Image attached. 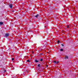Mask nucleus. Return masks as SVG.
Instances as JSON below:
<instances>
[{
	"instance_id": "1",
	"label": "nucleus",
	"mask_w": 78,
	"mask_h": 78,
	"mask_svg": "<svg viewBox=\"0 0 78 78\" xmlns=\"http://www.w3.org/2000/svg\"><path fill=\"white\" fill-rule=\"evenodd\" d=\"M13 5V4H10V5H9V6L10 8H12V6Z\"/></svg>"
},
{
	"instance_id": "2",
	"label": "nucleus",
	"mask_w": 78,
	"mask_h": 78,
	"mask_svg": "<svg viewBox=\"0 0 78 78\" xmlns=\"http://www.w3.org/2000/svg\"><path fill=\"white\" fill-rule=\"evenodd\" d=\"M5 37H8L9 36V34H5Z\"/></svg>"
},
{
	"instance_id": "3",
	"label": "nucleus",
	"mask_w": 78,
	"mask_h": 78,
	"mask_svg": "<svg viewBox=\"0 0 78 78\" xmlns=\"http://www.w3.org/2000/svg\"><path fill=\"white\" fill-rule=\"evenodd\" d=\"M59 62L58 61L57 62V61H55L54 62V63H55V64H58V63H59Z\"/></svg>"
},
{
	"instance_id": "4",
	"label": "nucleus",
	"mask_w": 78,
	"mask_h": 78,
	"mask_svg": "<svg viewBox=\"0 0 78 78\" xmlns=\"http://www.w3.org/2000/svg\"><path fill=\"white\" fill-rule=\"evenodd\" d=\"M39 16L38 14H37L36 16H35V17H36V18H37V17H38Z\"/></svg>"
},
{
	"instance_id": "5",
	"label": "nucleus",
	"mask_w": 78,
	"mask_h": 78,
	"mask_svg": "<svg viewBox=\"0 0 78 78\" xmlns=\"http://www.w3.org/2000/svg\"><path fill=\"white\" fill-rule=\"evenodd\" d=\"M68 58H69V57H68L67 56H66L65 58V59H68Z\"/></svg>"
},
{
	"instance_id": "6",
	"label": "nucleus",
	"mask_w": 78,
	"mask_h": 78,
	"mask_svg": "<svg viewBox=\"0 0 78 78\" xmlns=\"http://www.w3.org/2000/svg\"><path fill=\"white\" fill-rule=\"evenodd\" d=\"M35 62H39V61L38 60H37L36 59L35 60Z\"/></svg>"
},
{
	"instance_id": "7",
	"label": "nucleus",
	"mask_w": 78,
	"mask_h": 78,
	"mask_svg": "<svg viewBox=\"0 0 78 78\" xmlns=\"http://www.w3.org/2000/svg\"><path fill=\"white\" fill-rule=\"evenodd\" d=\"M0 25H3V23L2 22H0Z\"/></svg>"
},
{
	"instance_id": "8",
	"label": "nucleus",
	"mask_w": 78,
	"mask_h": 78,
	"mask_svg": "<svg viewBox=\"0 0 78 78\" xmlns=\"http://www.w3.org/2000/svg\"><path fill=\"white\" fill-rule=\"evenodd\" d=\"M63 50H64L63 49H60V51H63Z\"/></svg>"
},
{
	"instance_id": "9",
	"label": "nucleus",
	"mask_w": 78,
	"mask_h": 78,
	"mask_svg": "<svg viewBox=\"0 0 78 78\" xmlns=\"http://www.w3.org/2000/svg\"><path fill=\"white\" fill-rule=\"evenodd\" d=\"M27 62H30V60H28L27 61Z\"/></svg>"
},
{
	"instance_id": "10",
	"label": "nucleus",
	"mask_w": 78,
	"mask_h": 78,
	"mask_svg": "<svg viewBox=\"0 0 78 78\" xmlns=\"http://www.w3.org/2000/svg\"><path fill=\"white\" fill-rule=\"evenodd\" d=\"M43 61V59L41 58L40 59V61Z\"/></svg>"
},
{
	"instance_id": "11",
	"label": "nucleus",
	"mask_w": 78,
	"mask_h": 78,
	"mask_svg": "<svg viewBox=\"0 0 78 78\" xmlns=\"http://www.w3.org/2000/svg\"><path fill=\"white\" fill-rule=\"evenodd\" d=\"M5 72H6V70H4V71L3 72V73H5Z\"/></svg>"
},
{
	"instance_id": "12",
	"label": "nucleus",
	"mask_w": 78,
	"mask_h": 78,
	"mask_svg": "<svg viewBox=\"0 0 78 78\" xmlns=\"http://www.w3.org/2000/svg\"><path fill=\"white\" fill-rule=\"evenodd\" d=\"M12 61H14V58H12Z\"/></svg>"
},
{
	"instance_id": "13",
	"label": "nucleus",
	"mask_w": 78,
	"mask_h": 78,
	"mask_svg": "<svg viewBox=\"0 0 78 78\" xmlns=\"http://www.w3.org/2000/svg\"><path fill=\"white\" fill-rule=\"evenodd\" d=\"M38 66L39 67H40V64H39L38 65Z\"/></svg>"
},
{
	"instance_id": "14",
	"label": "nucleus",
	"mask_w": 78,
	"mask_h": 78,
	"mask_svg": "<svg viewBox=\"0 0 78 78\" xmlns=\"http://www.w3.org/2000/svg\"><path fill=\"white\" fill-rule=\"evenodd\" d=\"M69 26H67V28H69Z\"/></svg>"
},
{
	"instance_id": "15",
	"label": "nucleus",
	"mask_w": 78,
	"mask_h": 78,
	"mask_svg": "<svg viewBox=\"0 0 78 78\" xmlns=\"http://www.w3.org/2000/svg\"><path fill=\"white\" fill-rule=\"evenodd\" d=\"M40 55H43V53H40Z\"/></svg>"
},
{
	"instance_id": "16",
	"label": "nucleus",
	"mask_w": 78,
	"mask_h": 78,
	"mask_svg": "<svg viewBox=\"0 0 78 78\" xmlns=\"http://www.w3.org/2000/svg\"><path fill=\"white\" fill-rule=\"evenodd\" d=\"M26 72H27V73H28V71H26Z\"/></svg>"
},
{
	"instance_id": "17",
	"label": "nucleus",
	"mask_w": 78,
	"mask_h": 78,
	"mask_svg": "<svg viewBox=\"0 0 78 78\" xmlns=\"http://www.w3.org/2000/svg\"><path fill=\"white\" fill-rule=\"evenodd\" d=\"M58 43H59V42H60V41H58Z\"/></svg>"
},
{
	"instance_id": "18",
	"label": "nucleus",
	"mask_w": 78,
	"mask_h": 78,
	"mask_svg": "<svg viewBox=\"0 0 78 78\" xmlns=\"http://www.w3.org/2000/svg\"><path fill=\"white\" fill-rule=\"evenodd\" d=\"M46 27H47V26H44V28H46Z\"/></svg>"
},
{
	"instance_id": "19",
	"label": "nucleus",
	"mask_w": 78,
	"mask_h": 78,
	"mask_svg": "<svg viewBox=\"0 0 78 78\" xmlns=\"http://www.w3.org/2000/svg\"><path fill=\"white\" fill-rule=\"evenodd\" d=\"M61 45H62V46H64V45H63V44H62Z\"/></svg>"
},
{
	"instance_id": "20",
	"label": "nucleus",
	"mask_w": 78,
	"mask_h": 78,
	"mask_svg": "<svg viewBox=\"0 0 78 78\" xmlns=\"http://www.w3.org/2000/svg\"><path fill=\"white\" fill-rule=\"evenodd\" d=\"M12 12H14V11H12Z\"/></svg>"
},
{
	"instance_id": "21",
	"label": "nucleus",
	"mask_w": 78,
	"mask_h": 78,
	"mask_svg": "<svg viewBox=\"0 0 78 78\" xmlns=\"http://www.w3.org/2000/svg\"><path fill=\"white\" fill-rule=\"evenodd\" d=\"M34 53V52H33V53Z\"/></svg>"
},
{
	"instance_id": "22",
	"label": "nucleus",
	"mask_w": 78,
	"mask_h": 78,
	"mask_svg": "<svg viewBox=\"0 0 78 78\" xmlns=\"http://www.w3.org/2000/svg\"><path fill=\"white\" fill-rule=\"evenodd\" d=\"M47 67H48V66H47Z\"/></svg>"
}]
</instances>
